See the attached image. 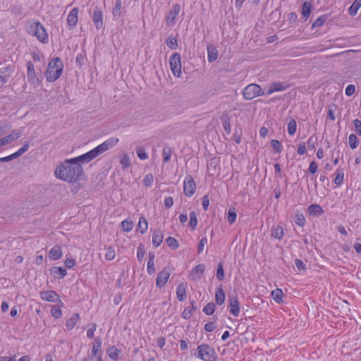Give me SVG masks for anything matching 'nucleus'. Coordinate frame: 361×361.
Listing matches in <instances>:
<instances>
[{
    "label": "nucleus",
    "mask_w": 361,
    "mask_h": 361,
    "mask_svg": "<svg viewBox=\"0 0 361 361\" xmlns=\"http://www.w3.org/2000/svg\"><path fill=\"white\" fill-rule=\"evenodd\" d=\"M54 173L57 178L72 183L80 180L84 172L80 164H73L71 159H66L56 167Z\"/></svg>",
    "instance_id": "f257e3e1"
},
{
    "label": "nucleus",
    "mask_w": 361,
    "mask_h": 361,
    "mask_svg": "<svg viewBox=\"0 0 361 361\" xmlns=\"http://www.w3.org/2000/svg\"><path fill=\"white\" fill-rule=\"evenodd\" d=\"M63 69V63L59 57L54 58L49 63L46 71L48 82H54L60 78Z\"/></svg>",
    "instance_id": "f03ea898"
},
{
    "label": "nucleus",
    "mask_w": 361,
    "mask_h": 361,
    "mask_svg": "<svg viewBox=\"0 0 361 361\" xmlns=\"http://www.w3.org/2000/svg\"><path fill=\"white\" fill-rule=\"evenodd\" d=\"M28 34L35 36L37 39L46 44L48 42V35L43 25L39 22H29L26 25Z\"/></svg>",
    "instance_id": "7ed1b4c3"
},
{
    "label": "nucleus",
    "mask_w": 361,
    "mask_h": 361,
    "mask_svg": "<svg viewBox=\"0 0 361 361\" xmlns=\"http://www.w3.org/2000/svg\"><path fill=\"white\" fill-rule=\"evenodd\" d=\"M195 355L204 361H213L216 359V354L214 349L208 344H201L197 348Z\"/></svg>",
    "instance_id": "20e7f679"
},
{
    "label": "nucleus",
    "mask_w": 361,
    "mask_h": 361,
    "mask_svg": "<svg viewBox=\"0 0 361 361\" xmlns=\"http://www.w3.org/2000/svg\"><path fill=\"white\" fill-rule=\"evenodd\" d=\"M261 87L255 83L247 85L243 90V96L247 100H251L257 97L264 95Z\"/></svg>",
    "instance_id": "39448f33"
},
{
    "label": "nucleus",
    "mask_w": 361,
    "mask_h": 361,
    "mask_svg": "<svg viewBox=\"0 0 361 361\" xmlns=\"http://www.w3.org/2000/svg\"><path fill=\"white\" fill-rule=\"evenodd\" d=\"M118 142V139L116 137H111L106 141H104L103 143L99 145L94 149H92L91 151L92 154L96 158L99 154L104 153V152L107 151L110 148L115 146Z\"/></svg>",
    "instance_id": "423d86ee"
},
{
    "label": "nucleus",
    "mask_w": 361,
    "mask_h": 361,
    "mask_svg": "<svg viewBox=\"0 0 361 361\" xmlns=\"http://www.w3.org/2000/svg\"><path fill=\"white\" fill-rule=\"evenodd\" d=\"M171 70L174 76L180 78L181 75V57L180 54L176 52L169 59Z\"/></svg>",
    "instance_id": "0eeeda50"
},
{
    "label": "nucleus",
    "mask_w": 361,
    "mask_h": 361,
    "mask_svg": "<svg viewBox=\"0 0 361 361\" xmlns=\"http://www.w3.org/2000/svg\"><path fill=\"white\" fill-rule=\"evenodd\" d=\"M196 189V184L190 175L185 176L183 183V192L187 197H191Z\"/></svg>",
    "instance_id": "6e6552de"
},
{
    "label": "nucleus",
    "mask_w": 361,
    "mask_h": 361,
    "mask_svg": "<svg viewBox=\"0 0 361 361\" xmlns=\"http://www.w3.org/2000/svg\"><path fill=\"white\" fill-rule=\"evenodd\" d=\"M180 11V6L179 4H173L171 7V11L166 18V25L167 27H172L176 19V17L179 14Z\"/></svg>",
    "instance_id": "1a4fd4ad"
},
{
    "label": "nucleus",
    "mask_w": 361,
    "mask_h": 361,
    "mask_svg": "<svg viewBox=\"0 0 361 361\" xmlns=\"http://www.w3.org/2000/svg\"><path fill=\"white\" fill-rule=\"evenodd\" d=\"M27 78L30 83L32 85H38L39 80L36 75L34 66L31 61L27 62Z\"/></svg>",
    "instance_id": "9d476101"
},
{
    "label": "nucleus",
    "mask_w": 361,
    "mask_h": 361,
    "mask_svg": "<svg viewBox=\"0 0 361 361\" xmlns=\"http://www.w3.org/2000/svg\"><path fill=\"white\" fill-rule=\"evenodd\" d=\"M288 87V85L285 82H271L267 90V94H271L275 92H281L286 90Z\"/></svg>",
    "instance_id": "9b49d317"
},
{
    "label": "nucleus",
    "mask_w": 361,
    "mask_h": 361,
    "mask_svg": "<svg viewBox=\"0 0 361 361\" xmlns=\"http://www.w3.org/2000/svg\"><path fill=\"white\" fill-rule=\"evenodd\" d=\"M170 276V272L169 271L165 268L162 271H161L157 277L156 279V285L157 286L161 288L163 287L167 281L169 280V278Z\"/></svg>",
    "instance_id": "f8f14e48"
},
{
    "label": "nucleus",
    "mask_w": 361,
    "mask_h": 361,
    "mask_svg": "<svg viewBox=\"0 0 361 361\" xmlns=\"http://www.w3.org/2000/svg\"><path fill=\"white\" fill-rule=\"evenodd\" d=\"M79 9L77 7L73 8L67 16V24L70 28L75 27L78 20Z\"/></svg>",
    "instance_id": "ddd939ff"
},
{
    "label": "nucleus",
    "mask_w": 361,
    "mask_h": 361,
    "mask_svg": "<svg viewBox=\"0 0 361 361\" xmlns=\"http://www.w3.org/2000/svg\"><path fill=\"white\" fill-rule=\"evenodd\" d=\"M92 20L97 30L102 28L103 26V14L102 11L98 7H96L94 9Z\"/></svg>",
    "instance_id": "4468645a"
},
{
    "label": "nucleus",
    "mask_w": 361,
    "mask_h": 361,
    "mask_svg": "<svg viewBox=\"0 0 361 361\" xmlns=\"http://www.w3.org/2000/svg\"><path fill=\"white\" fill-rule=\"evenodd\" d=\"M40 298L45 301L56 302L59 300V295L54 290H45L40 292Z\"/></svg>",
    "instance_id": "2eb2a0df"
},
{
    "label": "nucleus",
    "mask_w": 361,
    "mask_h": 361,
    "mask_svg": "<svg viewBox=\"0 0 361 361\" xmlns=\"http://www.w3.org/2000/svg\"><path fill=\"white\" fill-rule=\"evenodd\" d=\"M94 159V157L92 154L91 151H89L80 156L71 158V161L73 164H80V163H88Z\"/></svg>",
    "instance_id": "dca6fc26"
},
{
    "label": "nucleus",
    "mask_w": 361,
    "mask_h": 361,
    "mask_svg": "<svg viewBox=\"0 0 361 361\" xmlns=\"http://www.w3.org/2000/svg\"><path fill=\"white\" fill-rule=\"evenodd\" d=\"M50 274L56 279H61L67 274V271L63 267H53L50 269Z\"/></svg>",
    "instance_id": "f3484780"
},
{
    "label": "nucleus",
    "mask_w": 361,
    "mask_h": 361,
    "mask_svg": "<svg viewBox=\"0 0 361 361\" xmlns=\"http://www.w3.org/2000/svg\"><path fill=\"white\" fill-rule=\"evenodd\" d=\"M21 135V131L20 130H14L12 133L0 139L3 146L5 145H8L17 139H18Z\"/></svg>",
    "instance_id": "a211bd4d"
},
{
    "label": "nucleus",
    "mask_w": 361,
    "mask_h": 361,
    "mask_svg": "<svg viewBox=\"0 0 361 361\" xmlns=\"http://www.w3.org/2000/svg\"><path fill=\"white\" fill-rule=\"evenodd\" d=\"M207 59L209 63L214 62L218 58L219 51L212 44H208L207 47Z\"/></svg>",
    "instance_id": "6ab92c4d"
},
{
    "label": "nucleus",
    "mask_w": 361,
    "mask_h": 361,
    "mask_svg": "<svg viewBox=\"0 0 361 361\" xmlns=\"http://www.w3.org/2000/svg\"><path fill=\"white\" fill-rule=\"evenodd\" d=\"M102 340L99 337H97L94 339V343L92 346V349L91 351V357H98L99 355H101L102 352Z\"/></svg>",
    "instance_id": "aec40b11"
},
{
    "label": "nucleus",
    "mask_w": 361,
    "mask_h": 361,
    "mask_svg": "<svg viewBox=\"0 0 361 361\" xmlns=\"http://www.w3.org/2000/svg\"><path fill=\"white\" fill-rule=\"evenodd\" d=\"M205 266L204 264H197L192 270L191 277L192 280L200 279L204 273Z\"/></svg>",
    "instance_id": "412c9836"
},
{
    "label": "nucleus",
    "mask_w": 361,
    "mask_h": 361,
    "mask_svg": "<svg viewBox=\"0 0 361 361\" xmlns=\"http://www.w3.org/2000/svg\"><path fill=\"white\" fill-rule=\"evenodd\" d=\"M63 253L60 246H54L49 252V257L51 260H59L62 257Z\"/></svg>",
    "instance_id": "4be33fe9"
},
{
    "label": "nucleus",
    "mask_w": 361,
    "mask_h": 361,
    "mask_svg": "<svg viewBox=\"0 0 361 361\" xmlns=\"http://www.w3.org/2000/svg\"><path fill=\"white\" fill-rule=\"evenodd\" d=\"M13 72V68L12 66H7L5 67H2L0 68V76L1 78L4 79V80L7 82L8 80L11 78L12 75V73Z\"/></svg>",
    "instance_id": "5701e85b"
},
{
    "label": "nucleus",
    "mask_w": 361,
    "mask_h": 361,
    "mask_svg": "<svg viewBox=\"0 0 361 361\" xmlns=\"http://www.w3.org/2000/svg\"><path fill=\"white\" fill-rule=\"evenodd\" d=\"M176 295L179 301H183L186 299V286L180 283L176 288Z\"/></svg>",
    "instance_id": "b1692460"
},
{
    "label": "nucleus",
    "mask_w": 361,
    "mask_h": 361,
    "mask_svg": "<svg viewBox=\"0 0 361 361\" xmlns=\"http://www.w3.org/2000/svg\"><path fill=\"white\" fill-rule=\"evenodd\" d=\"M307 209L311 215L320 216L324 213L322 207L319 204H312L308 207Z\"/></svg>",
    "instance_id": "393cba45"
},
{
    "label": "nucleus",
    "mask_w": 361,
    "mask_h": 361,
    "mask_svg": "<svg viewBox=\"0 0 361 361\" xmlns=\"http://www.w3.org/2000/svg\"><path fill=\"white\" fill-rule=\"evenodd\" d=\"M147 228L148 224L146 219L143 216H141L139 218V221L137 226V231H139L143 234L147 231Z\"/></svg>",
    "instance_id": "a878e982"
},
{
    "label": "nucleus",
    "mask_w": 361,
    "mask_h": 361,
    "mask_svg": "<svg viewBox=\"0 0 361 361\" xmlns=\"http://www.w3.org/2000/svg\"><path fill=\"white\" fill-rule=\"evenodd\" d=\"M164 236L160 231H155L152 235V244L155 247H158L162 243Z\"/></svg>",
    "instance_id": "bb28decb"
},
{
    "label": "nucleus",
    "mask_w": 361,
    "mask_h": 361,
    "mask_svg": "<svg viewBox=\"0 0 361 361\" xmlns=\"http://www.w3.org/2000/svg\"><path fill=\"white\" fill-rule=\"evenodd\" d=\"M271 233L272 237L279 240H281L283 236V229L279 226L272 227Z\"/></svg>",
    "instance_id": "cd10ccee"
},
{
    "label": "nucleus",
    "mask_w": 361,
    "mask_h": 361,
    "mask_svg": "<svg viewBox=\"0 0 361 361\" xmlns=\"http://www.w3.org/2000/svg\"><path fill=\"white\" fill-rule=\"evenodd\" d=\"M121 352L120 350L116 348L114 345L110 346L106 350V353L108 356L113 360H116L118 358V354Z\"/></svg>",
    "instance_id": "c85d7f7f"
},
{
    "label": "nucleus",
    "mask_w": 361,
    "mask_h": 361,
    "mask_svg": "<svg viewBox=\"0 0 361 361\" xmlns=\"http://www.w3.org/2000/svg\"><path fill=\"white\" fill-rule=\"evenodd\" d=\"M360 7L361 0H355L353 4L348 8V13L351 16H355Z\"/></svg>",
    "instance_id": "c756f323"
},
{
    "label": "nucleus",
    "mask_w": 361,
    "mask_h": 361,
    "mask_svg": "<svg viewBox=\"0 0 361 361\" xmlns=\"http://www.w3.org/2000/svg\"><path fill=\"white\" fill-rule=\"evenodd\" d=\"M230 312L237 316L240 312L239 302L237 299L231 300L230 302Z\"/></svg>",
    "instance_id": "7c9ffc66"
},
{
    "label": "nucleus",
    "mask_w": 361,
    "mask_h": 361,
    "mask_svg": "<svg viewBox=\"0 0 361 361\" xmlns=\"http://www.w3.org/2000/svg\"><path fill=\"white\" fill-rule=\"evenodd\" d=\"M329 15L324 14L319 16L312 25V28L319 27L322 26L325 22L329 19Z\"/></svg>",
    "instance_id": "2f4dec72"
},
{
    "label": "nucleus",
    "mask_w": 361,
    "mask_h": 361,
    "mask_svg": "<svg viewBox=\"0 0 361 361\" xmlns=\"http://www.w3.org/2000/svg\"><path fill=\"white\" fill-rule=\"evenodd\" d=\"M189 215H190L189 226L190 227L192 231H194V230H195V228L197 226V224H198L197 214L195 212L192 211L190 212Z\"/></svg>",
    "instance_id": "473e14b6"
},
{
    "label": "nucleus",
    "mask_w": 361,
    "mask_h": 361,
    "mask_svg": "<svg viewBox=\"0 0 361 361\" xmlns=\"http://www.w3.org/2000/svg\"><path fill=\"white\" fill-rule=\"evenodd\" d=\"M216 302L222 305L225 300V293L222 288H218L215 294Z\"/></svg>",
    "instance_id": "72a5a7b5"
},
{
    "label": "nucleus",
    "mask_w": 361,
    "mask_h": 361,
    "mask_svg": "<svg viewBox=\"0 0 361 361\" xmlns=\"http://www.w3.org/2000/svg\"><path fill=\"white\" fill-rule=\"evenodd\" d=\"M312 6L310 3L304 2L302 7V15L305 20H307L311 13Z\"/></svg>",
    "instance_id": "f704fd0d"
},
{
    "label": "nucleus",
    "mask_w": 361,
    "mask_h": 361,
    "mask_svg": "<svg viewBox=\"0 0 361 361\" xmlns=\"http://www.w3.org/2000/svg\"><path fill=\"white\" fill-rule=\"evenodd\" d=\"M122 0H116L115 7L113 10L114 18H119L121 15Z\"/></svg>",
    "instance_id": "c9c22d12"
},
{
    "label": "nucleus",
    "mask_w": 361,
    "mask_h": 361,
    "mask_svg": "<svg viewBox=\"0 0 361 361\" xmlns=\"http://www.w3.org/2000/svg\"><path fill=\"white\" fill-rule=\"evenodd\" d=\"M297 123L294 118H291L288 123V133L290 135H293L296 132Z\"/></svg>",
    "instance_id": "e433bc0d"
},
{
    "label": "nucleus",
    "mask_w": 361,
    "mask_h": 361,
    "mask_svg": "<svg viewBox=\"0 0 361 361\" xmlns=\"http://www.w3.org/2000/svg\"><path fill=\"white\" fill-rule=\"evenodd\" d=\"M167 46L171 49H176L178 47L177 39L175 37L169 36L166 40Z\"/></svg>",
    "instance_id": "4c0bfd02"
},
{
    "label": "nucleus",
    "mask_w": 361,
    "mask_h": 361,
    "mask_svg": "<svg viewBox=\"0 0 361 361\" xmlns=\"http://www.w3.org/2000/svg\"><path fill=\"white\" fill-rule=\"evenodd\" d=\"M283 295V291L281 290V289L279 288H276L271 293V296L273 299L277 302H280L282 301Z\"/></svg>",
    "instance_id": "58836bf2"
},
{
    "label": "nucleus",
    "mask_w": 361,
    "mask_h": 361,
    "mask_svg": "<svg viewBox=\"0 0 361 361\" xmlns=\"http://www.w3.org/2000/svg\"><path fill=\"white\" fill-rule=\"evenodd\" d=\"M336 176L334 179V183L337 185H341L343 178H344V173L342 169H338L336 171Z\"/></svg>",
    "instance_id": "ea45409f"
},
{
    "label": "nucleus",
    "mask_w": 361,
    "mask_h": 361,
    "mask_svg": "<svg viewBox=\"0 0 361 361\" xmlns=\"http://www.w3.org/2000/svg\"><path fill=\"white\" fill-rule=\"evenodd\" d=\"M166 243L172 250H176L178 247V243L177 240L173 237H168L166 239Z\"/></svg>",
    "instance_id": "a19ab883"
},
{
    "label": "nucleus",
    "mask_w": 361,
    "mask_h": 361,
    "mask_svg": "<svg viewBox=\"0 0 361 361\" xmlns=\"http://www.w3.org/2000/svg\"><path fill=\"white\" fill-rule=\"evenodd\" d=\"M349 146L351 149H355L358 145V139L355 134H350L348 137Z\"/></svg>",
    "instance_id": "79ce46f5"
},
{
    "label": "nucleus",
    "mask_w": 361,
    "mask_h": 361,
    "mask_svg": "<svg viewBox=\"0 0 361 361\" xmlns=\"http://www.w3.org/2000/svg\"><path fill=\"white\" fill-rule=\"evenodd\" d=\"M215 304L214 302L207 303L203 308V312L207 314L211 315L214 312Z\"/></svg>",
    "instance_id": "37998d69"
},
{
    "label": "nucleus",
    "mask_w": 361,
    "mask_h": 361,
    "mask_svg": "<svg viewBox=\"0 0 361 361\" xmlns=\"http://www.w3.org/2000/svg\"><path fill=\"white\" fill-rule=\"evenodd\" d=\"M236 217H237V214L235 212V209H230L228 210V216H227V219H228L229 224H233L235 221Z\"/></svg>",
    "instance_id": "c03bdc74"
},
{
    "label": "nucleus",
    "mask_w": 361,
    "mask_h": 361,
    "mask_svg": "<svg viewBox=\"0 0 361 361\" xmlns=\"http://www.w3.org/2000/svg\"><path fill=\"white\" fill-rule=\"evenodd\" d=\"M153 181H154V176H153V175L152 173L147 174L144 177V179L142 180L143 185L145 187H148V188L152 186V185L153 183Z\"/></svg>",
    "instance_id": "a18cd8bd"
},
{
    "label": "nucleus",
    "mask_w": 361,
    "mask_h": 361,
    "mask_svg": "<svg viewBox=\"0 0 361 361\" xmlns=\"http://www.w3.org/2000/svg\"><path fill=\"white\" fill-rule=\"evenodd\" d=\"M29 143L28 142H26L25 144H24V145L20 148L17 152H16L15 153L13 154V157L16 158L21 156L23 154H24L25 152H27L29 149Z\"/></svg>",
    "instance_id": "49530a36"
},
{
    "label": "nucleus",
    "mask_w": 361,
    "mask_h": 361,
    "mask_svg": "<svg viewBox=\"0 0 361 361\" xmlns=\"http://www.w3.org/2000/svg\"><path fill=\"white\" fill-rule=\"evenodd\" d=\"M145 255V249L142 244H140L137 247V260L142 262Z\"/></svg>",
    "instance_id": "de8ad7c7"
},
{
    "label": "nucleus",
    "mask_w": 361,
    "mask_h": 361,
    "mask_svg": "<svg viewBox=\"0 0 361 361\" xmlns=\"http://www.w3.org/2000/svg\"><path fill=\"white\" fill-rule=\"evenodd\" d=\"M115 257V249L113 247H109L105 254V259L108 261L114 259Z\"/></svg>",
    "instance_id": "09e8293b"
},
{
    "label": "nucleus",
    "mask_w": 361,
    "mask_h": 361,
    "mask_svg": "<svg viewBox=\"0 0 361 361\" xmlns=\"http://www.w3.org/2000/svg\"><path fill=\"white\" fill-rule=\"evenodd\" d=\"M216 278L220 281L224 279V271L221 263H219L217 266Z\"/></svg>",
    "instance_id": "8fccbe9b"
},
{
    "label": "nucleus",
    "mask_w": 361,
    "mask_h": 361,
    "mask_svg": "<svg viewBox=\"0 0 361 361\" xmlns=\"http://www.w3.org/2000/svg\"><path fill=\"white\" fill-rule=\"evenodd\" d=\"M122 228L124 231L129 232L132 231L133 228V221H128V220H124L121 223Z\"/></svg>",
    "instance_id": "3c124183"
},
{
    "label": "nucleus",
    "mask_w": 361,
    "mask_h": 361,
    "mask_svg": "<svg viewBox=\"0 0 361 361\" xmlns=\"http://www.w3.org/2000/svg\"><path fill=\"white\" fill-rule=\"evenodd\" d=\"M78 317H70L66 322V326L68 329L71 330L78 322Z\"/></svg>",
    "instance_id": "603ef678"
},
{
    "label": "nucleus",
    "mask_w": 361,
    "mask_h": 361,
    "mask_svg": "<svg viewBox=\"0 0 361 361\" xmlns=\"http://www.w3.org/2000/svg\"><path fill=\"white\" fill-rule=\"evenodd\" d=\"M271 146L273 147L276 152L280 153L281 152L282 146L279 140H272L271 141Z\"/></svg>",
    "instance_id": "864d4df0"
},
{
    "label": "nucleus",
    "mask_w": 361,
    "mask_h": 361,
    "mask_svg": "<svg viewBox=\"0 0 361 361\" xmlns=\"http://www.w3.org/2000/svg\"><path fill=\"white\" fill-rule=\"evenodd\" d=\"M164 161L168 162L171 157V151L170 147H165L163 149Z\"/></svg>",
    "instance_id": "5fc2aeb1"
},
{
    "label": "nucleus",
    "mask_w": 361,
    "mask_h": 361,
    "mask_svg": "<svg viewBox=\"0 0 361 361\" xmlns=\"http://www.w3.org/2000/svg\"><path fill=\"white\" fill-rule=\"evenodd\" d=\"M317 138L314 135H312L307 140V148L310 150H313L315 148Z\"/></svg>",
    "instance_id": "6e6d98bb"
},
{
    "label": "nucleus",
    "mask_w": 361,
    "mask_h": 361,
    "mask_svg": "<svg viewBox=\"0 0 361 361\" xmlns=\"http://www.w3.org/2000/svg\"><path fill=\"white\" fill-rule=\"evenodd\" d=\"M137 155L141 160H145L148 158L147 154L146 153L145 149L142 147H139L137 149Z\"/></svg>",
    "instance_id": "4d7b16f0"
},
{
    "label": "nucleus",
    "mask_w": 361,
    "mask_h": 361,
    "mask_svg": "<svg viewBox=\"0 0 361 361\" xmlns=\"http://www.w3.org/2000/svg\"><path fill=\"white\" fill-rule=\"evenodd\" d=\"M223 126H224V130L227 133L229 134L231 133V125H230V118L228 117H225L223 119Z\"/></svg>",
    "instance_id": "13d9d810"
},
{
    "label": "nucleus",
    "mask_w": 361,
    "mask_h": 361,
    "mask_svg": "<svg viewBox=\"0 0 361 361\" xmlns=\"http://www.w3.org/2000/svg\"><path fill=\"white\" fill-rule=\"evenodd\" d=\"M207 244V238L206 237L202 238L197 246V252L201 253L204 250V245Z\"/></svg>",
    "instance_id": "bf43d9fd"
},
{
    "label": "nucleus",
    "mask_w": 361,
    "mask_h": 361,
    "mask_svg": "<svg viewBox=\"0 0 361 361\" xmlns=\"http://www.w3.org/2000/svg\"><path fill=\"white\" fill-rule=\"evenodd\" d=\"M353 125L355 127V133L361 136V121L359 119H355L353 121Z\"/></svg>",
    "instance_id": "052dcab7"
},
{
    "label": "nucleus",
    "mask_w": 361,
    "mask_h": 361,
    "mask_svg": "<svg viewBox=\"0 0 361 361\" xmlns=\"http://www.w3.org/2000/svg\"><path fill=\"white\" fill-rule=\"evenodd\" d=\"M295 222L297 225L300 226H303L305 222V219L302 214H296V218Z\"/></svg>",
    "instance_id": "680f3d73"
},
{
    "label": "nucleus",
    "mask_w": 361,
    "mask_h": 361,
    "mask_svg": "<svg viewBox=\"0 0 361 361\" xmlns=\"http://www.w3.org/2000/svg\"><path fill=\"white\" fill-rule=\"evenodd\" d=\"M122 168L123 169L128 168L130 166L129 157L127 154H125L120 161Z\"/></svg>",
    "instance_id": "e2e57ef3"
},
{
    "label": "nucleus",
    "mask_w": 361,
    "mask_h": 361,
    "mask_svg": "<svg viewBox=\"0 0 361 361\" xmlns=\"http://www.w3.org/2000/svg\"><path fill=\"white\" fill-rule=\"evenodd\" d=\"M355 92V87L354 85H348L345 90V93L347 96H352Z\"/></svg>",
    "instance_id": "0e129e2a"
},
{
    "label": "nucleus",
    "mask_w": 361,
    "mask_h": 361,
    "mask_svg": "<svg viewBox=\"0 0 361 361\" xmlns=\"http://www.w3.org/2000/svg\"><path fill=\"white\" fill-rule=\"evenodd\" d=\"M91 327L87 331V336L89 338H92L94 337V331L97 329L96 324H92Z\"/></svg>",
    "instance_id": "69168bd1"
},
{
    "label": "nucleus",
    "mask_w": 361,
    "mask_h": 361,
    "mask_svg": "<svg viewBox=\"0 0 361 361\" xmlns=\"http://www.w3.org/2000/svg\"><path fill=\"white\" fill-rule=\"evenodd\" d=\"M307 150H306V147H305V143L302 142L300 143H299L298 145V154L299 155H303L306 153Z\"/></svg>",
    "instance_id": "338daca9"
},
{
    "label": "nucleus",
    "mask_w": 361,
    "mask_h": 361,
    "mask_svg": "<svg viewBox=\"0 0 361 361\" xmlns=\"http://www.w3.org/2000/svg\"><path fill=\"white\" fill-rule=\"evenodd\" d=\"M295 264L298 270L304 271L306 269V265L301 259H295Z\"/></svg>",
    "instance_id": "774afa93"
}]
</instances>
